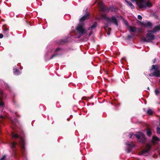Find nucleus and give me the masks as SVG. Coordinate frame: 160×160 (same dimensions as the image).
<instances>
[{"instance_id":"obj_25","label":"nucleus","mask_w":160,"mask_h":160,"mask_svg":"<svg viewBox=\"0 0 160 160\" xmlns=\"http://www.w3.org/2000/svg\"><path fill=\"white\" fill-rule=\"evenodd\" d=\"M11 145H12V148H14L15 147V145L16 144V143L15 142H11Z\"/></svg>"},{"instance_id":"obj_8","label":"nucleus","mask_w":160,"mask_h":160,"mask_svg":"<svg viewBox=\"0 0 160 160\" xmlns=\"http://www.w3.org/2000/svg\"><path fill=\"white\" fill-rule=\"evenodd\" d=\"M98 5L101 8V10L102 11H108L109 9H107L105 7L103 2L101 1H99L98 2Z\"/></svg>"},{"instance_id":"obj_18","label":"nucleus","mask_w":160,"mask_h":160,"mask_svg":"<svg viewBox=\"0 0 160 160\" xmlns=\"http://www.w3.org/2000/svg\"><path fill=\"white\" fill-rule=\"evenodd\" d=\"M67 41L63 40L62 39L58 43L59 44H63L65 42H66Z\"/></svg>"},{"instance_id":"obj_23","label":"nucleus","mask_w":160,"mask_h":160,"mask_svg":"<svg viewBox=\"0 0 160 160\" xmlns=\"http://www.w3.org/2000/svg\"><path fill=\"white\" fill-rule=\"evenodd\" d=\"M0 94H1V97H2V99H3V97H4V94L3 92L2 91H0Z\"/></svg>"},{"instance_id":"obj_5","label":"nucleus","mask_w":160,"mask_h":160,"mask_svg":"<svg viewBox=\"0 0 160 160\" xmlns=\"http://www.w3.org/2000/svg\"><path fill=\"white\" fill-rule=\"evenodd\" d=\"M102 18L105 20L108 23H112L115 24L117 27L118 26V20L115 16H113L111 18L107 17L105 15H102Z\"/></svg>"},{"instance_id":"obj_20","label":"nucleus","mask_w":160,"mask_h":160,"mask_svg":"<svg viewBox=\"0 0 160 160\" xmlns=\"http://www.w3.org/2000/svg\"><path fill=\"white\" fill-rule=\"evenodd\" d=\"M155 94L156 95H158L160 93L159 91L158 90V89H155Z\"/></svg>"},{"instance_id":"obj_27","label":"nucleus","mask_w":160,"mask_h":160,"mask_svg":"<svg viewBox=\"0 0 160 160\" xmlns=\"http://www.w3.org/2000/svg\"><path fill=\"white\" fill-rule=\"evenodd\" d=\"M157 131L158 134H160V128H159L158 127L157 128Z\"/></svg>"},{"instance_id":"obj_38","label":"nucleus","mask_w":160,"mask_h":160,"mask_svg":"<svg viewBox=\"0 0 160 160\" xmlns=\"http://www.w3.org/2000/svg\"><path fill=\"white\" fill-rule=\"evenodd\" d=\"M148 89H149V87H148Z\"/></svg>"},{"instance_id":"obj_39","label":"nucleus","mask_w":160,"mask_h":160,"mask_svg":"<svg viewBox=\"0 0 160 160\" xmlns=\"http://www.w3.org/2000/svg\"><path fill=\"white\" fill-rule=\"evenodd\" d=\"M107 34H108V35H109V34L108 33Z\"/></svg>"},{"instance_id":"obj_33","label":"nucleus","mask_w":160,"mask_h":160,"mask_svg":"<svg viewBox=\"0 0 160 160\" xmlns=\"http://www.w3.org/2000/svg\"><path fill=\"white\" fill-rule=\"evenodd\" d=\"M3 35L1 33H0V38H2L3 37Z\"/></svg>"},{"instance_id":"obj_13","label":"nucleus","mask_w":160,"mask_h":160,"mask_svg":"<svg viewBox=\"0 0 160 160\" xmlns=\"http://www.w3.org/2000/svg\"><path fill=\"white\" fill-rule=\"evenodd\" d=\"M125 2L127 3V5L129 6L131 8L134 9V6L132 3L131 2L126 0H125Z\"/></svg>"},{"instance_id":"obj_4","label":"nucleus","mask_w":160,"mask_h":160,"mask_svg":"<svg viewBox=\"0 0 160 160\" xmlns=\"http://www.w3.org/2000/svg\"><path fill=\"white\" fill-rule=\"evenodd\" d=\"M150 71L151 73L149 74V76L160 77V71L157 66L152 65L151 69H150Z\"/></svg>"},{"instance_id":"obj_6","label":"nucleus","mask_w":160,"mask_h":160,"mask_svg":"<svg viewBox=\"0 0 160 160\" xmlns=\"http://www.w3.org/2000/svg\"><path fill=\"white\" fill-rule=\"evenodd\" d=\"M151 145L149 144H147L145 149L139 152V155L144 156L148 155L149 154V151Z\"/></svg>"},{"instance_id":"obj_14","label":"nucleus","mask_w":160,"mask_h":160,"mask_svg":"<svg viewBox=\"0 0 160 160\" xmlns=\"http://www.w3.org/2000/svg\"><path fill=\"white\" fill-rule=\"evenodd\" d=\"M13 73L15 75H18L19 74L20 72L17 69H13Z\"/></svg>"},{"instance_id":"obj_30","label":"nucleus","mask_w":160,"mask_h":160,"mask_svg":"<svg viewBox=\"0 0 160 160\" xmlns=\"http://www.w3.org/2000/svg\"><path fill=\"white\" fill-rule=\"evenodd\" d=\"M123 21H124V23H125V24H126V25H128V22H127V21L125 20H124Z\"/></svg>"},{"instance_id":"obj_10","label":"nucleus","mask_w":160,"mask_h":160,"mask_svg":"<svg viewBox=\"0 0 160 160\" xmlns=\"http://www.w3.org/2000/svg\"><path fill=\"white\" fill-rule=\"evenodd\" d=\"M20 147L22 149H25V147L24 146V140L23 138H20Z\"/></svg>"},{"instance_id":"obj_1","label":"nucleus","mask_w":160,"mask_h":160,"mask_svg":"<svg viewBox=\"0 0 160 160\" xmlns=\"http://www.w3.org/2000/svg\"><path fill=\"white\" fill-rule=\"evenodd\" d=\"M160 30V25L155 26L152 31L148 30L145 37L142 38V40L146 42H150L155 39L154 34Z\"/></svg>"},{"instance_id":"obj_19","label":"nucleus","mask_w":160,"mask_h":160,"mask_svg":"<svg viewBox=\"0 0 160 160\" xmlns=\"http://www.w3.org/2000/svg\"><path fill=\"white\" fill-rule=\"evenodd\" d=\"M152 140L153 142L155 143L156 141H158L159 139L158 137H154L152 138Z\"/></svg>"},{"instance_id":"obj_24","label":"nucleus","mask_w":160,"mask_h":160,"mask_svg":"<svg viewBox=\"0 0 160 160\" xmlns=\"http://www.w3.org/2000/svg\"><path fill=\"white\" fill-rule=\"evenodd\" d=\"M12 136L13 138H17L18 137V136L17 134H14L13 133H12Z\"/></svg>"},{"instance_id":"obj_31","label":"nucleus","mask_w":160,"mask_h":160,"mask_svg":"<svg viewBox=\"0 0 160 160\" xmlns=\"http://www.w3.org/2000/svg\"><path fill=\"white\" fill-rule=\"evenodd\" d=\"M57 55L56 54H54L52 56V57H51V59H52V58H53V57H55L56 56H57Z\"/></svg>"},{"instance_id":"obj_16","label":"nucleus","mask_w":160,"mask_h":160,"mask_svg":"<svg viewBox=\"0 0 160 160\" xmlns=\"http://www.w3.org/2000/svg\"><path fill=\"white\" fill-rule=\"evenodd\" d=\"M153 112V111L151 109H148L147 112V113L149 115H151Z\"/></svg>"},{"instance_id":"obj_21","label":"nucleus","mask_w":160,"mask_h":160,"mask_svg":"<svg viewBox=\"0 0 160 160\" xmlns=\"http://www.w3.org/2000/svg\"><path fill=\"white\" fill-rule=\"evenodd\" d=\"M8 28H6L3 31V33L4 34H7L8 33Z\"/></svg>"},{"instance_id":"obj_12","label":"nucleus","mask_w":160,"mask_h":160,"mask_svg":"<svg viewBox=\"0 0 160 160\" xmlns=\"http://www.w3.org/2000/svg\"><path fill=\"white\" fill-rule=\"evenodd\" d=\"M152 23L149 22L143 24V25L146 28H150L152 26Z\"/></svg>"},{"instance_id":"obj_7","label":"nucleus","mask_w":160,"mask_h":160,"mask_svg":"<svg viewBox=\"0 0 160 160\" xmlns=\"http://www.w3.org/2000/svg\"><path fill=\"white\" fill-rule=\"evenodd\" d=\"M135 136L140 142L144 143L146 140L144 135L142 132H138Z\"/></svg>"},{"instance_id":"obj_29","label":"nucleus","mask_w":160,"mask_h":160,"mask_svg":"<svg viewBox=\"0 0 160 160\" xmlns=\"http://www.w3.org/2000/svg\"><path fill=\"white\" fill-rule=\"evenodd\" d=\"M138 19L141 20L142 18V17L141 15H138Z\"/></svg>"},{"instance_id":"obj_9","label":"nucleus","mask_w":160,"mask_h":160,"mask_svg":"<svg viewBox=\"0 0 160 160\" xmlns=\"http://www.w3.org/2000/svg\"><path fill=\"white\" fill-rule=\"evenodd\" d=\"M97 25V22H95L93 25L92 26H91V27H90L88 29V30H92L91 31L89 34V36H90L91 35L92 33V30L93 29H94L96 27Z\"/></svg>"},{"instance_id":"obj_36","label":"nucleus","mask_w":160,"mask_h":160,"mask_svg":"<svg viewBox=\"0 0 160 160\" xmlns=\"http://www.w3.org/2000/svg\"><path fill=\"white\" fill-rule=\"evenodd\" d=\"M130 138H132V137L133 135V133L132 134H130Z\"/></svg>"},{"instance_id":"obj_3","label":"nucleus","mask_w":160,"mask_h":160,"mask_svg":"<svg viewBox=\"0 0 160 160\" xmlns=\"http://www.w3.org/2000/svg\"><path fill=\"white\" fill-rule=\"evenodd\" d=\"M132 2H135L140 8L151 7L152 4L149 0H130Z\"/></svg>"},{"instance_id":"obj_32","label":"nucleus","mask_w":160,"mask_h":160,"mask_svg":"<svg viewBox=\"0 0 160 160\" xmlns=\"http://www.w3.org/2000/svg\"><path fill=\"white\" fill-rule=\"evenodd\" d=\"M127 37H128V38L130 39V38H132V36L130 35H128V36Z\"/></svg>"},{"instance_id":"obj_22","label":"nucleus","mask_w":160,"mask_h":160,"mask_svg":"<svg viewBox=\"0 0 160 160\" xmlns=\"http://www.w3.org/2000/svg\"><path fill=\"white\" fill-rule=\"evenodd\" d=\"M151 132L149 130H148L147 131V135L150 136H151Z\"/></svg>"},{"instance_id":"obj_35","label":"nucleus","mask_w":160,"mask_h":160,"mask_svg":"<svg viewBox=\"0 0 160 160\" xmlns=\"http://www.w3.org/2000/svg\"><path fill=\"white\" fill-rule=\"evenodd\" d=\"M105 28V30H106V31H107V29H110V28H108V27H105V28Z\"/></svg>"},{"instance_id":"obj_28","label":"nucleus","mask_w":160,"mask_h":160,"mask_svg":"<svg viewBox=\"0 0 160 160\" xmlns=\"http://www.w3.org/2000/svg\"><path fill=\"white\" fill-rule=\"evenodd\" d=\"M6 156L5 155H4L2 158L0 159V160H6Z\"/></svg>"},{"instance_id":"obj_11","label":"nucleus","mask_w":160,"mask_h":160,"mask_svg":"<svg viewBox=\"0 0 160 160\" xmlns=\"http://www.w3.org/2000/svg\"><path fill=\"white\" fill-rule=\"evenodd\" d=\"M126 145L129 148L127 150V151L128 152H129L131 150V148L133 147L134 146V145L132 142L127 143Z\"/></svg>"},{"instance_id":"obj_26","label":"nucleus","mask_w":160,"mask_h":160,"mask_svg":"<svg viewBox=\"0 0 160 160\" xmlns=\"http://www.w3.org/2000/svg\"><path fill=\"white\" fill-rule=\"evenodd\" d=\"M4 105V103L2 101H0V107H3Z\"/></svg>"},{"instance_id":"obj_17","label":"nucleus","mask_w":160,"mask_h":160,"mask_svg":"<svg viewBox=\"0 0 160 160\" xmlns=\"http://www.w3.org/2000/svg\"><path fill=\"white\" fill-rule=\"evenodd\" d=\"M93 97V96L92 95L91 97H83L82 98V100H87L88 99H92V98Z\"/></svg>"},{"instance_id":"obj_15","label":"nucleus","mask_w":160,"mask_h":160,"mask_svg":"<svg viewBox=\"0 0 160 160\" xmlns=\"http://www.w3.org/2000/svg\"><path fill=\"white\" fill-rule=\"evenodd\" d=\"M136 30V28L134 27H130V32H134Z\"/></svg>"},{"instance_id":"obj_34","label":"nucleus","mask_w":160,"mask_h":160,"mask_svg":"<svg viewBox=\"0 0 160 160\" xmlns=\"http://www.w3.org/2000/svg\"><path fill=\"white\" fill-rule=\"evenodd\" d=\"M60 50V48H57L56 50H55V52H58V51L59 50Z\"/></svg>"},{"instance_id":"obj_2","label":"nucleus","mask_w":160,"mask_h":160,"mask_svg":"<svg viewBox=\"0 0 160 160\" xmlns=\"http://www.w3.org/2000/svg\"><path fill=\"white\" fill-rule=\"evenodd\" d=\"M88 17V14H87L84 15L80 19L81 23L78 25L76 28L77 30L80 33L79 35L77 36L78 38H79L82 35L86 33L84 28V25L82 23V22L87 19Z\"/></svg>"},{"instance_id":"obj_37","label":"nucleus","mask_w":160,"mask_h":160,"mask_svg":"<svg viewBox=\"0 0 160 160\" xmlns=\"http://www.w3.org/2000/svg\"><path fill=\"white\" fill-rule=\"evenodd\" d=\"M3 118V117L2 116H0V118Z\"/></svg>"}]
</instances>
